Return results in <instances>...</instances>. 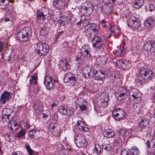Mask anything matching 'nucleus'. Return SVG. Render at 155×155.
I'll return each instance as SVG.
<instances>
[{"label": "nucleus", "mask_w": 155, "mask_h": 155, "mask_svg": "<svg viewBox=\"0 0 155 155\" xmlns=\"http://www.w3.org/2000/svg\"><path fill=\"white\" fill-rule=\"evenodd\" d=\"M129 96H132L134 98L133 100L134 101L136 99H137V101H134L137 103L140 102V91L136 88H131L129 91Z\"/></svg>", "instance_id": "9d476101"}, {"label": "nucleus", "mask_w": 155, "mask_h": 155, "mask_svg": "<svg viewBox=\"0 0 155 155\" xmlns=\"http://www.w3.org/2000/svg\"><path fill=\"white\" fill-rule=\"evenodd\" d=\"M144 48L145 50L153 53L155 51V42L153 41H147L144 45Z\"/></svg>", "instance_id": "f8f14e48"}, {"label": "nucleus", "mask_w": 155, "mask_h": 155, "mask_svg": "<svg viewBox=\"0 0 155 155\" xmlns=\"http://www.w3.org/2000/svg\"><path fill=\"white\" fill-rule=\"evenodd\" d=\"M90 27L92 32L94 33V36H97L98 31L97 29V26L95 25V24H94L93 25H91Z\"/></svg>", "instance_id": "ea45409f"}, {"label": "nucleus", "mask_w": 155, "mask_h": 155, "mask_svg": "<svg viewBox=\"0 0 155 155\" xmlns=\"http://www.w3.org/2000/svg\"><path fill=\"white\" fill-rule=\"evenodd\" d=\"M74 140L76 144L78 147H85L87 144V142L85 139L84 137L80 134L74 137Z\"/></svg>", "instance_id": "423d86ee"}, {"label": "nucleus", "mask_w": 155, "mask_h": 155, "mask_svg": "<svg viewBox=\"0 0 155 155\" xmlns=\"http://www.w3.org/2000/svg\"><path fill=\"white\" fill-rule=\"evenodd\" d=\"M70 62L69 60L68 61L66 58H64L60 61L59 65L60 67L63 70H66L67 68H70Z\"/></svg>", "instance_id": "a211bd4d"}, {"label": "nucleus", "mask_w": 155, "mask_h": 155, "mask_svg": "<svg viewBox=\"0 0 155 155\" xmlns=\"http://www.w3.org/2000/svg\"><path fill=\"white\" fill-rule=\"evenodd\" d=\"M116 130L118 135L124 138L128 137L130 136V133L128 130L123 129L117 128Z\"/></svg>", "instance_id": "6ab92c4d"}, {"label": "nucleus", "mask_w": 155, "mask_h": 155, "mask_svg": "<svg viewBox=\"0 0 155 155\" xmlns=\"http://www.w3.org/2000/svg\"><path fill=\"white\" fill-rule=\"evenodd\" d=\"M12 155H23L20 151H16L12 153Z\"/></svg>", "instance_id": "69168bd1"}, {"label": "nucleus", "mask_w": 155, "mask_h": 155, "mask_svg": "<svg viewBox=\"0 0 155 155\" xmlns=\"http://www.w3.org/2000/svg\"><path fill=\"white\" fill-rule=\"evenodd\" d=\"M139 131V132H141L142 134V135H143L145 136L147 134V130H146L145 129H143V128H141Z\"/></svg>", "instance_id": "13d9d810"}, {"label": "nucleus", "mask_w": 155, "mask_h": 155, "mask_svg": "<svg viewBox=\"0 0 155 155\" xmlns=\"http://www.w3.org/2000/svg\"><path fill=\"white\" fill-rule=\"evenodd\" d=\"M41 103L40 102H37L34 106L35 110H36L39 111L41 110Z\"/></svg>", "instance_id": "37998d69"}, {"label": "nucleus", "mask_w": 155, "mask_h": 155, "mask_svg": "<svg viewBox=\"0 0 155 155\" xmlns=\"http://www.w3.org/2000/svg\"><path fill=\"white\" fill-rule=\"evenodd\" d=\"M101 146L98 144H95L94 152L96 153L97 155H100L101 152Z\"/></svg>", "instance_id": "e433bc0d"}, {"label": "nucleus", "mask_w": 155, "mask_h": 155, "mask_svg": "<svg viewBox=\"0 0 155 155\" xmlns=\"http://www.w3.org/2000/svg\"><path fill=\"white\" fill-rule=\"evenodd\" d=\"M79 129L84 132H88L89 129L85 127V125L84 123L81 120H78L76 124Z\"/></svg>", "instance_id": "4be33fe9"}, {"label": "nucleus", "mask_w": 155, "mask_h": 155, "mask_svg": "<svg viewBox=\"0 0 155 155\" xmlns=\"http://www.w3.org/2000/svg\"><path fill=\"white\" fill-rule=\"evenodd\" d=\"M58 110L61 114L65 115L66 116H71L74 114L72 110L68 109L64 106H60L58 108Z\"/></svg>", "instance_id": "ddd939ff"}, {"label": "nucleus", "mask_w": 155, "mask_h": 155, "mask_svg": "<svg viewBox=\"0 0 155 155\" xmlns=\"http://www.w3.org/2000/svg\"><path fill=\"white\" fill-rule=\"evenodd\" d=\"M118 97L121 99L124 100L128 98L129 96V93H127V91L124 87H119L118 90Z\"/></svg>", "instance_id": "2eb2a0df"}, {"label": "nucleus", "mask_w": 155, "mask_h": 155, "mask_svg": "<svg viewBox=\"0 0 155 155\" xmlns=\"http://www.w3.org/2000/svg\"><path fill=\"white\" fill-rule=\"evenodd\" d=\"M14 1V0H0V5L5 7L9 2L12 3Z\"/></svg>", "instance_id": "c9c22d12"}, {"label": "nucleus", "mask_w": 155, "mask_h": 155, "mask_svg": "<svg viewBox=\"0 0 155 155\" xmlns=\"http://www.w3.org/2000/svg\"><path fill=\"white\" fill-rule=\"evenodd\" d=\"M90 50L91 49L90 48L88 50H87L84 53L85 54V56L86 58H88L90 57L91 55L89 52V51H90Z\"/></svg>", "instance_id": "4d7b16f0"}, {"label": "nucleus", "mask_w": 155, "mask_h": 155, "mask_svg": "<svg viewBox=\"0 0 155 155\" xmlns=\"http://www.w3.org/2000/svg\"><path fill=\"white\" fill-rule=\"evenodd\" d=\"M103 134L106 137L111 138L114 136V132L110 130H106L104 131Z\"/></svg>", "instance_id": "2f4dec72"}, {"label": "nucleus", "mask_w": 155, "mask_h": 155, "mask_svg": "<svg viewBox=\"0 0 155 155\" xmlns=\"http://www.w3.org/2000/svg\"><path fill=\"white\" fill-rule=\"evenodd\" d=\"M60 126H58L57 128L53 130H51L50 133L54 137H60Z\"/></svg>", "instance_id": "393cba45"}, {"label": "nucleus", "mask_w": 155, "mask_h": 155, "mask_svg": "<svg viewBox=\"0 0 155 155\" xmlns=\"http://www.w3.org/2000/svg\"><path fill=\"white\" fill-rule=\"evenodd\" d=\"M144 64L143 63H140L137 66L138 69L140 71V74H141L142 71L145 70L146 69H145L144 67Z\"/></svg>", "instance_id": "c03bdc74"}, {"label": "nucleus", "mask_w": 155, "mask_h": 155, "mask_svg": "<svg viewBox=\"0 0 155 155\" xmlns=\"http://www.w3.org/2000/svg\"><path fill=\"white\" fill-rule=\"evenodd\" d=\"M26 148L27 149L28 154L29 155H32L33 154V151L31 148L30 146L29 145H26Z\"/></svg>", "instance_id": "3c124183"}, {"label": "nucleus", "mask_w": 155, "mask_h": 155, "mask_svg": "<svg viewBox=\"0 0 155 155\" xmlns=\"http://www.w3.org/2000/svg\"><path fill=\"white\" fill-rule=\"evenodd\" d=\"M47 32L44 29L41 28V29L40 30V33L41 35H45L47 34Z\"/></svg>", "instance_id": "052dcab7"}, {"label": "nucleus", "mask_w": 155, "mask_h": 155, "mask_svg": "<svg viewBox=\"0 0 155 155\" xmlns=\"http://www.w3.org/2000/svg\"><path fill=\"white\" fill-rule=\"evenodd\" d=\"M24 127L25 128L28 129L30 127V125L27 121H25L23 123Z\"/></svg>", "instance_id": "bf43d9fd"}, {"label": "nucleus", "mask_w": 155, "mask_h": 155, "mask_svg": "<svg viewBox=\"0 0 155 155\" xmlns=\"http://www.w3.org/2000/svg\"><path fill=\"white\" fill-rule=\"evenodd\" d=\"M58 22L61 26H64L67 23V21L65 18H62L59 19Z\"/></svg>", "instance_id": "8fccbe9b"}, {"label": "nucleus", "mask_w": 155, "mask_h": 155, "mask_svg": "<svg viewBox=\"0 0 155 155\" xmlns=\"http://www.w3.org/2000/svg\"><path fill=\"white\" fill-rule=\"evenodd\" d=\"M149 123V120L147 118H142L140 120L139 124V127L140 128H143V129H145L148 127Z\"/></svg>", "instance_id": "5701e85b"}, {"label": "nucleus", "mask_w": 155, "mask_h": 155, "mask_svg": "<svg viewBox=\"0 0 155 155\" xmlns=\"http://www.w3.org/2000/svg\"><path fill=\"white\" fill-rule=\"evenodd\" d=\"M123 60H117L116 62V65L117 66L120 68H121Z\"/></svg>", "instance_id": "864d4df0"}, {"label": "nucleus", "mask_w": 155, "mask_h": 155, "mask_svg": "<svg viewBox=\"0 0 155 155\" xmlns=\"http://www.w3.org/2000/svg\"><path fill=\"white\" fill-rule=\"evenodd\" d=\"M53 5L58 10L64 8L67 6V0H54Z\"/></svg>", "instance_id": "9b49d317"}, {"label": "nucleus", "mask_w": 155, "mask_h": 155, "mask_svg": "<svg viewBox=\"0 0 155 155\" xmlns=\"http://www.w3.org/2000/svg\"><path fill=\"white\" fill-rule=\"evenodd\" d=\"M144 4V0H135L133 4V6L134 8L138 9L140 8Z\"/></svg>", "instance_id": "a878e982"}, {"label": "nucleus", "mask_w": 155, "mask_h": 155, "mask_svg": "<svg viewBox=\"0 0 155 155\" xmlns=\"http://www.w3.org/2000/svg\"><path fill=\"white\" fill-rule=\"evenodd\" d=\"M107 8H108V4L105 3L101 8V11L103 14L105 16L108 15L110 13L109 12H108V11Z\"/></svg>", "instance_id": "7c9ffc66"}, {"label": "nucleus", "mask_w": 155, "mask_h": 155, "mask_svg": "<svg viewBox=\"0 0 155 155\" xmlns=\"http://www.w3.org/2000/svg\"><path fill=\"white\" fill-rule=\"evenodd\" d=\"M111 146L110 144H106L104 143L103 144V148H104L106 151H109L111 149Z\"/></svg>", "instance_id": "a18cd8bd"}, {"label": "nucleus", "mask_w": 155, "mask_h": 155, "mask_svg": "<svg viewBox=\"0 0 155 155\" xmlns=\"http://www.w3.org/2000/svg\"><path fill=\"white\" fill-rule=\"evenodd\" d=\"M38 77L36 75V74L32 75L29 80V82L30 84L31 85H34L37 84V79Z\"/></svg>", "instance_id": "f704fd0d"}, {"label": "nucleus", "mask_w": 155, "mask_h": 155, "mask_svg": "<svg viewBox=\"0 0 155 155\" xmlns=\"http://www.w3.org/2000/svg\"><path fill=\"white\" fill-rule=\"evenodd\" d=\"M154 24V18L151 17H149L144 22L145 26L148 28H149L153 26Z\"/></svg>", "instance_id": "b1692460"}, {"label": "nucleus", "mask_w": 155, "mask_h": 155, "mask_svg": "<svg viewBox=\"0 0 155 155\" xmlns=\"http://www.w3.org/2000/svg\"><path fill=\"white\" fill-rule=\"evenodd\" d=\"M79 107L82 111H86L87 109V107L83 104H82L81 105H78Z\"/></svg>", "instance_id": "5fc2aeb1"}, {"label": "nucleus", "mask_w": 155, "mask_h": 155, "mask_svg": "<svg viewBox=\"0 0 155 155\" xmlns=\"http://www.w3.org/2000/svg\"><path fill=\"white\" fill-rule=\"evenodd\" d=\"M36 131L34 130H30L28 134L29 136L31 138H34L35 137V134H36Z\"/></svg>", "instance_id": "49530a36"}, {"label": "nucleus", "mask_w": 155, "mask_h": 155, "mask_svg": "<svg viewBox=\"0 0 155 155\" xmlns=\"http://www.w3.org/2000/svg\"><path fill=\"white\" fill-rule=\"evenodd\" d=\"M133 108L134 112L138 113L140 110V107L139 106H137L136 105L135 106H134V107Z\"/></svg>", "instance_id": "680f3d73"}, {"label": "nucleus", "mask_w": 155, "mask_h": 155, "mask_svg": "<svg viewBox=\"0 0 155 155\" xmlns=\"http://www.w3.org/2000/svg\"><path fill=\"white\" fill-rule=\"evenodd\" d=\"M90 67H85L82 71L83 76L86 78H90L92 76V71Z\"/></svg>", "instance_id": "f3484780"}, {"label": "nucleus", "mask_w": 155, "mask_h": 155, "mask_svg": "<svg viewBox=\"0 0 155 155\" xmlns=\"http://www.w3.org/2000/svg\"><path fill=\"white\" fill-rule=\"evenodd\" d=\"M106 58L104 56H102L100 59V61L99 63L102 65H104L106 63Z\"/></svg>", "instance_id": "603ef678"}, {"label": "nucleus", "mask_w": 155, "mask_h": 155, "mask_svg": "<svg viewBox=\"0 0 155 155\" xmlns=\"http://www.w3.org/2000/svg\"><path fill=\"white\" fill-rule=\"evenodd\" d=\"M59 126L60 125H58V124L57 123H52L49 124V129H51V130H53L57 128V127H58V126Z\"/></svg>", "instance_id": "09e8293b"}, {"label": "nucleus", "mask_w": 155, "mask_h": 155, "mask_svg": "<svg viewBox=\"0 0 155 155\" xmlns=\"http://www.w3.org/2000/svg\"><path fill=\"white\" fill-rule=\"evenodd\" d=\"M129 152L130 155H138L140 153L138 149L136 147H133Z\"/></svg>", "instance_id": "473e14b6"}, {"label": "nucleus", "mask_w": 155, "mask_h": 155, "mask_svg": "<svg viewBox=\"0 0 155 155\" xmlns=\"http://www.w3.org/2000/svg\"><path fill=\"white\" fill-rule=\"evenodd\" d=\"M5 44L4 43L0 42V53L2 50L3 49L4 46Z\"/></svg>", "instance_id": "0e129e2a"}, {"label": "nucleus", "mask_w": 155, "mask_h": 155, "mask_svg": "<svg viewBox=\"0 0 155 155\" xmlns=\"http://www.w3.org/2000/svg\"><path fill=\"white\" fill-rule=\"evenodd\" d=\"M128 26L132 29H138L140 27V22L137 19L133 18H129L127 21Z\"/></svg>", "instance_id": "1a4fd4ad"}, {"label": "nucleus", "mask_w": 155, "mask_h": 155, "mask_svg": "<svg viewBox=\"0 0 155 155\" xmlns=\"http://www.w3.org/2000/svg\"><path fill=\"white\" fill-rule=\"evenodd\" d=\"M125 44L124 43H122V44L120 45V48H121L123 50L125 51L126 48L125 47Z\"/></svg>", "instance_id": "774afa93"}, {"label": "nucleus", "mask_w": 155, "mask_h": 155, "mask_svg": "<svg viewBox=\"0 0 155 155\" xmlns=\"http://www.w3.org/2000/svg\"><path fill=\"white\" fill-rule=\"evenodd\" d=\"M110 30L111 32L113 33H115L116 32L117 33L119 32L120 30L117 27V26H111V25L110 24Z\"/></svg>", "instance_id": "79ce46f5"}, {"label": "nucleus", "mask_w": 155, "mask_h": 155, "mask_svg": "<svg viewBox=\"0 0 155 155\" xmlns=\"http://www.w3.org/2000/svg\"><path fill=\"white\" fill-rule=\"evenodd\" d=\"M108 38L104 35H101L100 36H94L93 37L91 41V43H93L94 41L96 43H101V45H104L107 42Z\"/></svg>", "instance_id": "4468645a"}, {"label": "nucleus", "mask_w": 155, "mask_h": 155, "mask_svg": "<svg viewBox=\"0 0 155 155\" xmlns=\"http://www.w3.org/2000/svg\"><path fill=\"white\" fill-rule=\"evenodd\" d=\"M64 82L65 83L68 82L69 80L73 76L72 74L71 73H67L66 74H64Z\"/></svg>", "instance_id": "4c0bfd02"}, {"label": "nucleus", "mask_w": 155, "mask_h": 155, "mask_svg": "<svg viewBox=\"0 0 155 155\" xmlns=\"http://www.w3.org/2000/svg\"><path fill=\"white\" fill-rule=\"evenodd\" d=\"M107 98H105V99H104L103 101L101 102L102 104H104L103 105L104 107H106L107 105Z\"/></svg>", "instance_id": "e2e57ef3"}, {"label": "nucleus", "mask_w": 155, "mask_h": 155, "mask_svg": "<svg viewBox=\"0 0 155 155\" xmlns=\"http://www.w3.org/2000/svg\"><path fill=\"white\" fill-rule=\"evenodd\" d=\"M69 43L67 41H65L63 43V45L64 48H68V46Z\"/></svg>", "instance_id": "338daca9"}, {"label": "nucleus", "mask_w": 155, "mask_h": 155, "mask_svg": "<svg viewBox=\"0 0 155 155\" xmlns=\"http://www.w3.org/2000/svg\"><path fill=\"white\" fill-rule=\"evenodd\" d=\"M125 113L122 108H116L114 109L112 113V116L116 120H121L124 117Z\"/></svg>", "instance_id": "39448f33"}, {"label": "nucleus", "mask_w": 155, "mask_h": 155, "mask_svg": "<svg viewBox=\"0 0 155 155\" xmlns=\"http://www.w3.org/2000/svg\"><path fill=\"white\" fill-rule=\"evenodd\" d=\"M38 14L42 15L47 18V20H50L51 18V16L48 12V9L45 7H43L39 9L38 12Z\"/></svg>", "instance_id": "aec40b11"}, {"label": "nucleus", "mask_w": 155, "mask_h": 155, "mask_svg": "<svg viewBox=\"0 0 155 155\" xmlns=\"http://www.w3.org/2000/svg\"><path fill=\"white\" fill-rule=\"evenodd\" d=\"M128 64L127 61L126 60H123L121 68H126V67Z\"/></svg>", "instance_id": "6e6d98bb"}, {"label": "nucleus", "mask_w": 155, "mask_h": 155, "mask_svg": "<svg viewBox=\"0 0 155 155\" xmlns=\"http://www.w3.org/2000/svg\"><path fill=\"white\" fill-rule=\"evenodd\" d=\"M46 20H47V18L38 13L37 18V22L40 24H43L44 22H46Z\"/></svg>", "instance_id": "c85d7f7f"}, {"label": "nucleus", "mask_w": 155, "mask_h": 155, "mask_svg": "<svg viewBox=\"0 0 155 155\" xmlns=\"http://www.w3.org/2000/svg\"><path fill=\"white\" fill-rule=\"evenodd\" d=\"M90 48L87 45H84L83 46H82L81 48V52L82 53L85 52L87 50H88Z\"/></svg>", "instance_id": "de8ad7c7"}, {"label": "nucleus", "mask_w": 155, "mask_h": 155, "mask_svg": "<svg viewBox=\"0 0 155 155\" xmlns=\"http://www.w3.org/2000/svg\"><path fill=\"white\" fill-rule=\"evenodd\" d=\"M11 98L10 93L5 91L2 94L0 101L2 104H4Z\"/></svg>", "instance_id": "dca6fc26"}, {"label": "nucleus", "mask_w": 155, "mask_h": 155, "mask_svg": "<svg viewBox=\"0 0 155 155\" xmlns=\"http://www.w3.org/2000/svg\"><path fill=\"white\" fill-rule=\"evenodd\" d=\"M84 32L86 36L88 38H90L91 37L92 31L90 26L85 29Z\"/></svg>", "instance_id": "58836bf2"}, {"label": "nucleus", "mask_w": 155, "mask_h": 155, "mask_svg": "<svg viewBox=\"0 0 155 155\" xmlns=\"http://www.w3.org/2000/svg\"><path fill=\"white\" fill-rule=\"evenodd\" d=\"M92 76L96 80L101 81L104 79L107 75V71L102 70H95L94 69L92 71Z\"/></svg>", "instance_id": "20e7f679"}, {"label": "nucleus", "mask_w": 155, "mask_h": 155, "mask_svg": "<svg viewBox=\"0 0 155 155\" xmlns=\"http://www.w3.org/2000/svg\"><path fill=\"white\" fill-rule=\"evenodd\" d=\"M25 129H21L20 131L16 134L15 137H18V139H25Z\"/></svg>", "instance_id": "bb28decb"}, {"label": "nucleus", "mask_w": 155, "mask_h": 155, "mask_svg": "<svg viewBox=\"0 0 155 155\" xmlns=\"http://www.w3.org/2000/svg\"><path fill=\"white\" fill-rule=\"evenodd\" d=\"M12 111L9 108H4L2 111V120L4 123H9L13 119Z\"/></svg>", "instance_id": "7ed1b4c3"}, {"label": "nucleus", "mask_w": 155, "mask_h": 155, "mask_svg": "<svg viewBox=\"0 0 155 155\" xmlns=\"http://www.w3.org/2000/svg\"><path fill=\"white\" fill-rule=\"evenodd\" d=\"M154 74L153 72L149 69H146L142 71L141 74L139 77L140 80L142 81L143 79L145 80L150 81L154 77Z\"/></svg>", "instance_id": "0eeeda50"}, {"label": "nucleus", "mask_w": 155, "mask_h": 155, "mask_svg": "<svg viewBox=\"0 0 155 155\" xmlns=\"http://www.w3.org/2000/svg\"><path fill=\"white\" fill-rule=\"evenodd\" d=\"M49 51V47L47 44L42 42H39L37 43L35 52L40 56L46 55Z\"/></svg>", "instance_id": "f03ea898"}, {"label": "nucleus", "mask_w": 155, "mask_h": 155, "mask_svg": "<svg viewBox=\"0 0 155 155\" xmlns=\"http://www.w3.org/2000/svg\"><path fill=\"white\" fill-rule=\"evenodd\" d=\"M85 3V5L86 4V5L84 9L86 11V13H87L88 15H90L93 12L94 6L90 2H86Z\"/></svg>", "instance_id": "412c9836"}, {"label": "nucleus", "mask_w": 155, "mask_h": 155, "mask_svg": "<svg viewBox=\"0 0 155 155\" xmlns=\"http://www.w3.org/2000/svg\"><path fill=\"white\" fill-rule=\"evenodd\" d=\"M78 77L75 76H72L71 78L69 80V82L72 85H74L76 84Z\"/></svg>", "instance_id": "a19ab883"}, {"label": "nucleus", "mask_w": 155, "mask_h": 155, "mask_svg": "<svg viewBox=\"0 0 155 155\" xmlns=\"http://www.w3.org/2000/svg\"><path fill=\"white\" fill-rule=\"evenodd\" d=\"M32 31L30 28L25 27L21 29L18 33L17 37L21 41H28L31 36Z\"/></svg>", "instance_id": "f257e3e1"}, {"label": "nucleus", "mask_w": 155, "mask_h": 155, "mask_svg": "<svg viewBox=\"0 0 155 155\" xmlns=\"http://www.w3.org/2000/svg\"><path fill=\"white\" fill-rule=\"evenodd\" d=\"M145 7L147 11H152L155 8L154 6L151 3L147 2Z\"/></svg>", "instance_id": "72a5a7b5"}, {"label": "nucleus", "mask_w": 155, "mask_h": 155, "mask_svg": "<svg viewBox=\"0 0 155 155\" xmlns=\"http://www.w3.org/2000/svg\"><path fill=\"white\" fill-rule=\"evenodd\" d=\"M61 147H60L62 149L63 152L66 155L68 154L69 153V151L71 150V147L68 144L61 145Z\"/></svg>", "instance_id": "cd10ccee"}, {"label": "nucleus", "mask_w": 155, "mask_h": 155, "mask_svg": "<svg viewBox=\"0 0 155 155\" xmlns=\"http://www.w3.org/2000/svg\"><path fill=\"white\" fill-rule=\"evenodd\" d=\"M6 123L8 124V127L11 128L12 130H16L18 129L17 124L13 119L9 123Z\"/></svg>", "instance_id": "c756f323"}, {"label": "nucleus", "mask_w": 155, "mask_h": 155, "mask_svg": "<svg viewBox=\"0 0 155 155\" xmlns=\"http://www.w3.org/2000/svg\"><path fill=\"white\" fill-rule=\"evenodd\" d=\"M56 81L50 76H47L45 78L44 84L47 89L51 90L55 87Z\"/></svg>", "instance_id": "6e6552de"}]
</instances>
